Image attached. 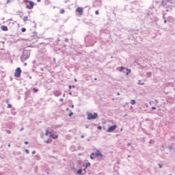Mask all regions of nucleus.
Masks as SVG:
<instances>
[{
  "label": "nucleus",
  "mask_w": 175,
  "mask_h": 175,
  "mask_svg": "<svg viewBox=\"0 0 175 175\" xmlns=\"http://www.w3.org/2000/svg\"><path fill=\"white\" fill-rule=\"evenodd\" d=\"M159 167L161 168L162 165H161V164L159 165Z\"/></svg>",
  "instance_id": "2f4dec72"
},
{
  "label": "nucleus",
  "mask_w": 175,
  "mask_h": 175,
  "mask_svg": "<svg viewBox=\"0 0 175 175\" xmlns=\"http://www.w3.org/2000/svg\"><path fill=\"white\" fill-rule=\"evenodd\" d=\"M32 154H36V151L35 150L32 151Z\"/></svg>",
  "instance_id": "a878e982"
},
{
  "label": "nucleus",
  "mask_w": 175,
  "mask_h": 175,
  "mask_svg": "<svg viewBox=\"0 0 175 175\" xmlns=\"http://www.w3.org/2000/svg\"><path fill=\"white\" fill-rule=\"evenodd\" d=\"M52 132L53 131H49V130H46L45 133V136H49V135H51Z\"/></svg>",
  "instance_id": "1a4fd4ad"
},
{
  "label": "nucleus",
  "mask_w": 175,
  "mask_h": 175,
  "mask_svg": "<svg viewBox=\"0 0 175 175\" xmlns=\"http://www.w3.org/2000/svg\"><path fill=\"white\" fill-rule=\"evenodd\" d=\"M95 14H97V15L99 14V11L98 10H96L95 11Z\"/></svg>",
  "instance_id": "aec40b11"
},
{
  "label": "nucleus",
  "mask_w": 175,
  "mask_h": 175,
  "mask_svg": "<svg viewBox=\"0 0 175 175\" xmlns=\"http://www.w3.org/2000/svg\"><path fill=\"white\" fill-rule=\"evenodd\" d=\"M21 68L20 67H18L14 72V77H20V76H21Z\"/></svg>",
  "instance_id": "20e7f679"
},
{
  "label": "nucleus",
  "mask_w": 175,
  "mask_h": 175,
  "mask_svg": "<svg viewBox=\"0 0 175 175\" xmlns=\"http://www.w3.org/2000/svg\"><path fill=\"white\" fill-rule=\"evenodd\" d=\"M41 70H43V68H42Z\"/></svg>",
  "instance_id": "a19ab883"
},
{
  "label": "nucleus",
  "mask_w": 175,
  "mask_h": 175,
  "mask_svg": "<svg viewBox=\"0 0 175 175\" xmlns=\"http://www.w3.org/2000/svg\"><path fill=\"white\" fill-rule=\"evenodd\" d=\"M25 31H27V29H25V28H22V29H21V31H22V32H25Z\"/></svg>",
  "instance_id": "f3484780"
},
{
  "label": "nucleus",
  "mask_w": 175,
  "mask_h": 175,
  "mask_svg": "<svg viewBox=\"0 0 175 175\" xmlns=\"http://www.w3.org/2000/svg\"><path fill=\"white\" fill-rule=\"evenodd\" d=\"M8 147H10V144H8Z\"/></svg>",
  "instance_id": "c9c22d12"
},
{
  "label": "nucleus",
  "mask_w": 175,
  "mask_h": 175,
  "mask_svg": "<svg viewBox=\"0 0 175 175\" xmlns=\"http://www.w3.org/2000/svg\"><path fill=\"white\" fill-rule=\"evenodd\" d=\"M94 80H97L96 78H94Z\"/></svg>",
  "instance_id": "4c0bfd02"
},
{
  "label": "nucleus",
  "mask_w": 175,
  "mask_h": 175,
  "mask_svg": "<svg viewBox=\"0 0 175 175\" xmlns=\"http://www.w3.org/2000/svg\"><path fill=\"white\" fill-rule=\"evenodd\" d=\"M64 100V99L60 98V102H62Z\"/></svg>",
  "instance_id": "c756f323"
},
{
  "label": "nucleus",
  "mask_w": 175,
  "mask_h": 175,
  "mask_svg": "<svg viewBox=\"0 0 175 175\" xmlns=\"http://www.w3.org/2000/svg\"><path fill=\"white\" fill-rule=\"evenodd\" d=\"M164 23H167V21L165 20V21H164Z\"/></svg>",
  "instance_id": "72a5a7b5"
},
{
  "label": "nucleus",
  "mask_w": 175,
  "mask_h": 175,
  "mask_svg": "<svg viewBox=\"0 0 175 175\" xmlns=\"http://www.w3.org/2000/svg\"><path fill=\"white\" fill-rule=\"evenodd\" d=\"M64 13H65V10L64 9L60 10V14H64Z\"/></svg>",
  "instance_id": "ddd939ff"
},
{
  "label": "nucleus",
  "mask_w": 175,
  "mask_h": 175,
  "mask_svg": "<svg viewBox=\"0 0 175 175\" xmlns=\"http://www.w3.org/2000/svg\"><path fill=\"white\" fill-rule=\"evenodd\" d=\"M69 88H71V86L70 85Z\"/></svg>",
  "instance_id": "58836bf2"
},
{
  "label": "nucleus",
  "mask_w": 175,
  "mask_h": 175,
  "mask_svg": "<svg viewBox=\"0 0 175 175\" xmlns=\"http://www.w3.org/2000/svg\"><path fill=\"white\" fill-rule=\"evenodd\" d=\"M1 31H3L5 32L8 31V27L6 26H3V25L1 27Z\"/></svg>",
  "instance_id": "423d86ee"
},
{
  "label": "nucleus",
  "mask_w": 175,
  "mask_h": 175,
  "mask_svg": "<svg viewBox=\"0 0 175 175\" xmlns=\"http://www.w3.org/2000/svg\"><path fill=\"white\" fill-rule=\"evenodd\" d=\"M72 116H73V112H71V113H69L70 117H72Z\"/></svg>",
  "instance_id": "5701e85b"
},
{
  "label": "nucleus",
  "mask_w": 175,
  "mask_h": 175,
  "mask_svg": "<svg viewBox=\"0 0 175 175\" xmlns=\"http://www.w3.org/2000/svg\"><path fill=\"white\" fill-rule=\"evenodd\" d=\"M126 70H127L126 75L128 76V75H129L131 73V70L126 68Z\"/></svg>",
  "instance_id": "4468645a"
},
{
  "label": "nucleus",
  "mask_w": 175,
  "mask_h": 175,
  "mask_svg": "<svg viewBox=\"0 0 175 175\" xmlns=\"http://www.w3.org/2000/svg\"><path fill=\"white\" fill-rule=\"evenodd\" d=\"M49 137H51V139H57L58 138V135H54V134H51L49 135Z\"/></svg>",
  "instance_id": "0eeeda50"
},
{
  "label": "nucleus",
  "mask_w": 175,
  "mask_h": 175,
  "mask_svg": "<svg viewBox=\"0 0 175 175\" xmlns=\"http://www.w3.org/2000/svg\"><path fill=\"white\" fill-rule=\"evenodd\" d=\"M85 169H87V168H85L83 170H84V172H85Z\"/></svg>",
  "instance_id": "e433bc0d"
},
{
  "label": "nucleus",
  "mask_w": 175,
  "mask_h": 175,
  "mask_svg": "<svg viewBox=\"0 0 175 175\" xmlns=\"http://www.w3.org/2000/svg\"><path fill=\"white\" fill-rule=\"evenodd\" d=\"M117 128V126L116 125H113L112 126L110 127V132H113V131H116Z\"/></svg>",
  "instance_id": "6e6552de"
},
{
  "label": "nucleus",
  "mask_w": 175,
  "mask_h": 175,
  "mask_svg": "<svg viewBox=\"0 0 175 175\" xmlns=\"http://www.w3.org/2000/svg\"><path fill=\"white\" fill-rule=\"evenodd\" d=\"M28 143H29V142H27V141H26V142H25V144H28Z\"/></svg>",
  "instance_id": "c85d7f7f"
},
{
  "label": "nucleus",
  "mask_w": 175,
  "mask_h": 175,
  "mask_svg": "<svg viewBox=\"0 0 175 175\" xmlns=\"http://www.w3.org/2000/svg\"><path fill=\"white\" fill-rule=\"evenodd\" d=\"M88 166H91V163H88L86 164L85 169L88 167Z\"/></svg>",
  "instance_id": "dca6fc26"
},
{
  "label": "nucleus",
  "mask_w": 175,
  "mask_h": 175,
  "mask_svg": "<svg viewBox=\"0 0 175 175\" xmlns=\"http://www.w3.org/2000/svg\"><path fill=\"white\" fill-rule=\"evenodd\" d=\"M6 103H9V100H6Z\"/></svg>",
  "instance_id": "7c9ffc66"
},
{
  "label": "nucleus",
  "mask_w": 175,
  "mask_h": 175,
  "mask_svg": "<svg viewBox=\"0 0 175 175\" xmlns=\"http://www.w3.org/2000/svg\"><path fill=\"white\" fill-rule=\"evenodd\" d=\"M25 152H27V154H29V150L28 149H26Z\"/></svg>",
  "instance_id": "4be33fe9"
},
{
  "label": "nucleus",
  "mask_w": 175,
  "mask_h": 175,
  "mask_svg": "<svg viewBox=\"0 0 175 175\" xmlns=\"http://www.w3.org/2000/svg\"><path fill=\"white\" fill-rule=\"evenodd\" d=\"M107 132H110V127L108 128Z\"/></svg>",
  "instance_id": "cd10ccee"
},
{
  "label": "nucleus",
  "mask_w": 175,
  "mask_h": 175,
  "mask_svg": "<svg viewBox=\"0 0 175 175\" xmlns=\"http://www.w3.org/2000/svg\"><path fill=\"white\" fill-rule=\"evenodd\" d=\"M152 110H157V107H152Z\"/></svg>",
  "instance_id": "b1692460"
},
{
  "label": "nucleus",
  "mask_w": 175,
  "mask_h": 175,
  "mask_svg": "<svg viewBox=\"0 0 175 175\" xmlns=\"http://www.w3.org/2000/svg\"><path fill=\"white\" fill-rule=\"evenodd\" d=\"M71 107L72 109H73L75 107V105H72Z\"/></svg>",
  "instance_id": "473e14b6"
},
{
  "label": "nucleus",
  "mask_w": 175,
  "mask_h": 175,
  "mask_svg": "<svg viewBox=\"0 0 175 175\" xmlns=\"http://www.w3.org/2000/svg\"><path fill=\"white\" fill-rule=\"evenodd\" d=\"M38 2H40V0H37Z\"/></svg>",
  "instance_id": "f704fd0d"
},
{
  "label": "nucleus",
  "mask_w": 175,
  "mask_h": 175,
  "mask_svg": "<svg viewBox=\"0 0 175 175\" xmlns=\"http://www.w3.org/2000/svg\"><path fill=\"white\" fill-rule=\"evenodd\" d=\"M8 109H12V105L11 104H8Z\"/></svg>",
  "instance_id": "a211bd4d"
},
{
  "label": "nucleus",
  "mask_w": 175,
  "mask_h": 175,
  "mask_svg": "<svg viewBox=\"0 0 175 175\" xmlns=\"http://www.w3.org/2000/svg\"><path fill=\"white\" fill-rule=\"evenodd\" d=\"M131 105H136V100H131Z\"/></svg>",
  "instance_id": "f8f14e48"
},
{
  "label": "nucleus",
  "mask_w": 175,
  "mask_h": 175,
  "mask_svg": "<svg viewBox=\"0 0 175 175\" xmlns=\"http://www.w3.org/2000/svg\"><path fill=\"white\" fill-rule=\"evenodd\" d=\"M124 69H125V67H124V66L120 67V72H122V70H124Z\"/></svg>",
  "instance_id": "2eb2a0df"
},
{
  "label": "nucleus",
  "mask_w": 175,
  "mask_h": 175,
  "mask_svg": "<svg viewBox=\"0 0 175 175\" xmlns=\"http://www.w3.org/2000/svg\"><path fill=\"white\" fill-rule=\"evenodd\" d=\"M23 21H24V23H27L28 21V16H24Z\"/></svg>",
  "instance_id": "9d476101"
},
{
  "label": "nucleus",
  "mask_w": 175,
  "mask_h": 175,
  "mask_svg": "<svg viewBox=\"0 0 175 175\" xmlns=\"http://www.w3.org/2000/svg\"><path fill=\"white\" fill-rule=\"evenodd\" d=\"M44 143H51V141L46 140V141H44Z\"/></svg>",
  "instance_id": "412c9836"
},
{
  "label": "nucleus",
  "mask_w": 175,
  "mask_h": 175,
  "mask_svg": "<svg viewBox=\"0 0 175 175\" xmlns=\"http://www.w3.org/2000/svg\"><path fill=\"white\" fill-rule=\"evenodd\" d=\"M87 116H88V120H95L98 118V113H92L88 112Z\"/></svg>",
  "instance_id": "7ed1b4c3"
},
{
  "label": "nucleus",
  "mask_w": 175,
  "mask_h": 175,
  "mask_svg": "<svg viewBox=\"0 0 175 175\" xmlns=\"http://www.w3.org/2000/svg\"><path fill=\"white\" fill-rule=\"evenodd\" d=\"M75 12L79 14V16H83V13H84V9L81 7H78Z\"/></svg>",
  "instance_id": "39448f33"
},
{
  "label": "nucleus",
  "mask_w": 175,
  "mask_h": 175,
  "mask_svg": "<svg viewBox=\"0 0 175 175\" xmlns=\"http://www.w3.org/2000/svg\"><path fill=\"white\" fill-rule=\"evenodd\" d=\"M25 3L26 8L29 9V10H32V9H33V7L35 6V3L31 0H25Z\"/></svg>",
  "instance_id": "f257e3e1"
},
{
  "label": "nucleus",
  "mask_w": 175,
  "mask_h": 175,
  "mask_svg": "<svg viewBox=\"0 0 175 175\" xmlns=\"http://www.w3.org/2000/svg\"><path fill=\"white\" fill-rule=\"evenodd\" d=\"M98 157L103 158V155L99 150H96L95 153L93 152V153H91L90 154L91 159H94V158H98Z\"/></svg>",
  "instance_id": "f03ea898"
},
{
  "label": "nucleus",
  "mask_w": 175,
  "mask_h": 175,
  "mask_svg": "<svg viewBox=\"0 0 175 175\" xmlns=\"http://www.w3.org/2000/svg\"><path fill=\"white\" fill-rule=\"evenodd\" d=\"M97 128H98V129H99V130L102 129V126H98Z\"/></svg>",
  "instance_id": "393cba45"
},
{
  "label": "nucleus",
  "mask_w": 175,
  "mask_h": 175,
  "mask_svg": "<svg viewBox=\"0 0 175 175\" xmlns=\"http://www.w3.org/2000/svg\"><path fill=\"white\" fill-rule=\"evenodd\" d=\"M118 95H120V93H118Z\"/></svg>",
  "instance_id": "ea45409f"
},
{
  "label": "nucleus",
  "mask_w": 175,
  "mask_h": 175,
  "mask_svg": "<svg viewBox=\"0 0 175 175\" xmlns=\"http://www.w3.org/2000/svg\"><path fill=\"white\" fill-rule=\"evenodd\" d=\"M33 91H35V92H38V91H39V90H38L36 88H33Z\"/></svg>",
  "instance_id": "6ab92c4d"
},
{
  "label": "nucleus",
  "mask_w": 175,
  "mask_h": 175,
  "mask_svg": "<svg viewBox=\"0 0 175 175\" xmlns=\"http://www.w3.org/2000/svg\"><path fill=\"white\" fill-rule=\"evenodd\" d=\"M127 146L129 147L131 146V143L127 144Z\"/></svg>",
  "instance_id": "bb28decb"
},
{
  "label": "nucleus",
  "mask_w": 175,
  "mask_h": 175,
  "mask_svg": "<svg viewBox=\"0 0 175 175\" xmlns=\"http://www.w3.org/2000/svg\"><path fill=\"white\" fill-rule=\"evenodd\" d=\"M81 173H83V170L82 169H79L77 172V174H81Z\"/></svg>",
  "instance_id": "9b49d317"
}]
</instances>
